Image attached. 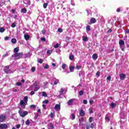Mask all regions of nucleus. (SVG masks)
I'll list each match as a JSON object with an SVG mask.
<instances>
[{
	"mask_svg": "<svg viewBox=\"0 0 129 129\" xmlns=\"http://www.w3.org/2000/svg\"><path fill=\"white\" fill-rule=\"evenodd\" d=\"M28 102V97L26 96L24 98V100H21L20 104L22 108H26V105H27V103Z\"/></svg>",
	"mask_w": 129,
	"mask_h": 129,
	"instance_id": "f257e3e1",
	"label": "nucleus"
},
{
	"mask_svg": "<svg viewBox=\"0 0 129 129\" xmlns=\"http://www.w3.org/2000/svg\"><path fill=\"white\" fill-rule=\"evenodd\" d=\"M19 113L20 115V116H21V117H25V116H26V115H28L29 112L27 111H22V110H20L19 111Z\"/></svg>",
	"mask_w": 129,
	"mask_h": 129,
	"instance_id": "f03ea898",
	"label": "nucleus"
},
{
	"mask_svg": "<svg viewBox=\"0 0 129 129\" xmlns=\"http://www.w3.org/2000/svg\"><path fill=\"white\" fill-rule=\"evenodd\" d=\"M14 57L15 59H21L23 57V52L15 53L14 54Z\"/></svg>",
	"mask_w": 129,
	"mask_h": 129,
	"instance_id": "7ed1b4c3",
	"label": "nucleus"
},
{
	"mask_svg": "<svg viewBox=\"0 0 129 129\" xmlns=\"http://www.w3.org/2000/svg\"><path fill=\"white\" fill-rule=\"evenodd\" d=\"M6 118H7L6 115H0V122H4L6 120Z\"/></svg>",
	"mask_w": 129,
	"mask_h": 129,
	"instance_id": "20e7f679",
	"label": "nucleus"
},
{
	"mask_svg": "<svg viewBox=\"0 0 129 129\" xmlns=\"http://www.w3.org/2000/svg\"><path fill=\"white\" fill-rule=\"evenodd\" d=\"M74 101H75V99H70L67 102L68 105H72L73 104V102H74Z\"/></svg>",
	"mask_w": 129,
	"mask_h": 129,
	"instance_id": "39448f33",
	"label": "nucleus"
},
{
	"mask_svg": "<svg viewBox=\"0 0 129 129\" xmlns=\"http://www.w3.org/2000/svg\"><path fill=\"white\" fill-rule=\"evenodd\" d=\"M0 128L1 129H5V128H8V124L6 123H3L0 125Z\"/></svg>",
	"mask_w": 129,
	"mask_h": 129,
	"instance_id": "423d86ee",
	"label": "nucleus"
},
{
	"mask_svg": "<svg viewBox=\"0 0 129 129\" xmlns=\"http://www.w3.org/2000/svg\"><path fill=\"white\" fill-rule=\"evenodd\" d=\"M4 71L5 73H11V70H10L8 66H7L4 68Z\"/></svg>",
	"mask_w": 129,
	"mask_h": 129,
	"instance_id": "0eeeda50",
	"label": "nucleus"
},
{
	"mask_svg": "<svg viewBox=\"0 0 129 129\" xmlns=\"http://www.w3.org/2000/svg\"><path fill=\"white\" fill-rule=\"evenodd\" d=\"M61 108V106H60V104H56L55 107H54V109L56 111H59L60 110Z\"/></svg>",
	"mask_w": 129,
	"mask_h": 129,
	"instance_id": "6e6552de",
	"label": "nucleus"
},
{
	"mask_svg": "<svg viewBox=\"0 0 129 129\" xmlns=\"http://www.w3.org/2000/svg\"><path fill=\"white\" fill-rule=\"evenodd\" d=\"M126 76L124 74H120V79L121 80H124Z\"/></svg>",
	"mask_w": 129,
	"mask_h": 129,
	"instance_id": "1a4fd4ad",
	"label": "nucleus"
},
{
	"mask_svg": "<svg viewBox=\"0 0 129 129\" xmlns=\"http://www.w3.org/2000/svg\"><path fill=\"white\" fill-rule=\"evenodd\" d=\"M80 115H81V116H84V115H85V111H84L83 109H81L80 111Z\"/></svg>",
	"mask_w": 129,
	"mask_h": 129,
	"instance_id": "9d476101",
	"label": "nucleus"
},
{
	"mask_svg": "<svg viewBox=\"0 0 129 129\" xmlns=\"http://www.w3.org/2000/svg\"><path fill=\"white\" fill-rule=\"evenodd\" d=\"M54 128V125L52 123H49L48 124V129H53Z\"/></svg>",
	"mask_w": 129,
	"mask_h": 129,
	"instance_id": "9b49d317",
	"label": "nucleus"
},
{
	"mask_svg": "<svg viewBox=\"0 0 129 129\" xmlns=\"http://www.w3.org/2000/svg\"><path fill=\"white\" fill-rule=\"evenodd\" d=\"M119 45L120 47H121V46H123V45H124V41L123 40H122V39H120L119 41Z\"/></svg>",
	"mask_w": 129,
	"mask_h": 129,
	"instance_id": "f8f14e48",
	"label": "nucleus"
},
{
	"mask_svg": "<svg viewBox=\"0 0 129 129\" xmlns=\"http://www.w3.org/2000/svg\"><path fill=\"white\" fill-rule=\"evenodd\" d=\"M24 38L26 41H28L30 39V35L28 34H24Z\"/></svg>",
	"mask_w": 129,
	"mask_h": 129,
	"instance_id": "ddd939ff",
	"label": "nucleus"
},
{
	"mask_svg": "<svg viewBox=\"0 0 129 129\" xmlns=\"http://www.w3.org/2000/svg\"><path fill=\"white\" fill-rule=\"evenodd\" d=\"M96 22V19L94 18H91L90 19V23L94 24Z\"/></svg>",
	"mask_w": 129,
	"mask_h": 129,
	"instance_id": "4468645a",
	"label": "nucleus"
},
{
	"mask_svg": "<svg viewBox=\"0 0 129 129\" xmlns=\"http://www.w3.org/2000/svg\"><path fill=\"white\" fill-rule=\"evenodd\" d=\"M92 57L93 60H96V59H97V58L98 57V55H97V54L94 53L93 54Z\"/></svg>",
	"mask_w": 129,
	"mask_h": 129,
	"instance_id": "2eb2a0df",
	"label": "nucleus"
},
{
	"mask_svg": "<svg viewBox=\"0 0 129 129\" xmlns=\"http://www.w3.org/2000/svg\"><path fill=\"white\" fill-rule=\"evenodd\" d=\"M69 58L70 60H73V59H74V55H73L72 53H70L69 55Z\"/></svg>",
	"mask_w": 129,
	"mask_h": 129,
	"instance_id": "dca6fc26",
	"label": "nucleus"
},
{
	"mask_svg": "<svg viewBox=\"0 0 129 129\" xmlns=\"http://www.w3.org/2000/svg\"><path fill=\"white\" fill-rule=\"evenodd\" d=\"M105 120L106 121H109V120H110V119H109V117L108 116V115L107 114L105 115Z\"/></svg>",
	"mask_w": 129,
	"mask_h": 129,
	"instance_id": "f3484780",
	"label": "nucleus"
},
{
	"mask_svg": "<svg viewBox=\"0 0 129 129\" xmlns=\"http://www.w3.org/2000/svg\"><path fill=\"white\" fill-rule=\"evenodd\" d=\"M21 13H23V14H26V13H27V9L26 8H23L21 10Z\"/></svg>",
	"mask_w": 129,
	"mask_h": 129,
	"instance_id": "a211bd4d",
	"label": "nucleus"
},
{
	"mask_svg": "<svg viewBox=\"0 0 129 129\" xmlns=\"http://www.w3.org/2000/svg\"><path fill=\"white\" fill-rule=\"evenodd\" d=\"M11 42L13 44H16V43H17V39H16V38H13L11 40Z\"/></svg>",
	"mask_w": 129,
	"mask_h": 129,
	"instance_id": "6ab92c4d",
	"label": "nucleus"
},
{
	"mask_svg": "<svg viewBox=\"0 0 129 129\" xmlns=\"http://www.w3.org/2000/svg\"><path fill=\"white\" fill-rule=\"evenodd\" d=\"M59 83V80L55 79L54 82V85H57Z\"/></svg>",
	"mask_w": 129,
	"mask_h": 129,
	"instance_id": "aec40b11",
	"label": "nucleus"
},
{
	"mask_svg": "<svg viewBox=\"0 0 129 129\" xmlns=\"http://www.w3.org/2000/svg\"><path fill=\"white\" fill-rule=\"evenodd\" d=\"M70 70L71 72H74V67L70 66Z\"/></svg>",
	"mask_w": 129,
	"mask_h": 129,
	"instance_id": "412c9836",
	"label": "nucleus"
},
{
	"mask_svg": "<svg viewBox=\"0 0 129 129\" xmlns=\"http://www.w3.org/2000/svg\"><path fill=\"white\" fill-rule=\"evenodd\" d=\"M30 123H31V121H30V120L28 119L25 121V124L26 125H30Z\"/></svg>",
	"mask_w": 129,
	"mask_h": 129,
	"instance_id": "4be33fe9",
	"label": "nucleus"
},
{
	"mask_svg": "<svg viewBox=\"0 0 129 129\" xmlns=\"http://www.w3.org/2000/svg\"><path fill=\"white\" fill-rule=\"evenodd\" d=\"M87 40H88V38H87V37L86 36L83 37V41H84V42H86Z\"/></svg>",
	"mask_w": 129,
	"mask_h": 129,
	"instance_id": "5701e85b",
	"label": "nucleus"
},
{
	"mask_svg": "<svg viewBox=\"0 0 129 129\" xmlns=\"http://www.w3.org/2000/svg\"><path fill=\"white\" fill-rule=\"evenodd\" d=\"M6 31V29L4 27H2L0 28V33H4Z\"/></svg>",
	"mask_w": 129,
	"mask_h": 129,
	"instance_id": "b1692460",
	"label": "nucleus"
},
{
	"mask_svg": "<svg viewBox=\"0 0 129 129\" xmlns=\"http://www.w3.org/2000/svg\"><path fill=\"white\" fill-rule=\"evenodd\" d=\"M64 88L60 89V91L59 92L60 95H61V94H63V93L64 92Z\"/></svg>",
	"mask_w": 129,
	"mask_h": 129,
	"instance_id": "393cba45",
	"label": "nucleus"
},
{
	"mask_svg": "<svg viewBox=\"0 0 129 129\" xmlns=\"http://www.w3.org/2000/svg\"><path fill=\"white\" fill-rule=\"evenodd\" d=\"M19 47H16L15 48H14V53H18V52H19Z\"/></svg>",
	"mask_w": 129,
	"mask_h": 129,
	"instance_id": "a878e982",
	"label": "nucleus"
},
{
	"mask_svg": "<svg viewBox=\"0 0 129 129\" xmlns=\"http://www.w3.org/2000/svg\"><path fill=\"white\" fill-rule=\"evenodd\" d=\"M71 118V119H75V115L74 114H72Z\"/></svg>",
	"mask_w": 129,
	"mask_h": 129,
	"instance_id": "bb28decb",
	"label": "nucleus"
},
{
	"mask_svg": "<svg viewBox=\"0 0 129 129\" xmlns=\"http://www.w3.org/2000/svg\"><path fill=\"white\" fill-rule=\"evenodd\" d=\"M110 105H111V107H112V108L115 107V106H116V104L114 103H112Z\"/></svg>",
	"mask_w": 129,
	"mask_h": 129,
	"instance_id": "cd10ccee",
	"label": "nucleus"
},
{
	"mask_svg": "<svg viewBox=\"0 0 129 129\" xmlns=\"http://www.w3.org/2000/svg\"><path fill=\"white\" fill-rule=\"evenodd\" d=\"M47 7H48V3H44L43 4L44 9H47Z\"/></svg>",
	"mask_w": 129,
	"mask_h": 129,
	"instance_id": "c85d7f7f",
	"label": "nucleus"
},
{
	"mask_svg": "<svg viewBox=\"0 0 129 129\" xmlns=\"http://www.w3.org/2000/svg\"><path fill=\"white\" fill-rule=\"evenodd\" d=\"M43 61L44 60H43V59L40 58L39 59H38V63L42 64V63H43Z\"/></svg>",
	"mask_w": 129,
	"mask_h": 129,
	"instance_id": "c756f323",
	"label": "nucleus"
},
{
	"mask_svg": "<svg viewBox=\"0 0 129 129\" xmlns=\"http://www.w3.org/2000/svg\"><path fill=\"white\" fill-rule=\"evenodd\" d=\"M86 30L87 32H89L90 31V26H87L86 27Z\"/></svg>",
	"mask_w": 129,
	"mask_h": 129,
	"instance_id": "7c9ffc66",
	"label": "nucleus"
},
{
	"mask_svg": "<svg viewBox=\"0 0 129 129\" xmlns=\"http://www.w3.org/2000/svg\"><path fill=\"white\" fill-rule=\"evenodd\" d=\"M39 89H40V87L36 86L34 88V91H38V90H39Z\"/></svg>",
	"mask_w": 129,
	"mask_h": 129,
	"instance_id": "2f4dec72",
	"label": "nucleus"
},
{
	"mask_svg": "<svg viewBox=\"0 0 129 129\" xmlns=\"http://www.w3.org/2000/svg\"><path fill=\"white\" fill-rule=\"evenodd\" d=\"M54 48H59V43H57L55 45H54Z\"/></svg>",
	"mask_w": 129,
	"mask_h": 129,
	"instance_id": "473e14b6",
	"label": "nucleus"
},
{
	"mask_svg": "<svg viewBox=\"0 0 129 129\" xmlns=\"http://www.w3.org/2000/svg\"><path fill=\"white\" fill-rule=\"evenodd\" d=\"M89 122H91L92 121H93V117H90L89 119Z\"/></svg>",
	"mask_w": 129,
	"mask_h": 129,
	"instance_id": "72a5a7b5",
	"label": "nucleus"
},
{
	"mask_svg": "<svg viewBox=\"0 0 129 129\" xmlns=\"http://www.w3.org/2000/svg\"><path fill=\"white\" fill-rule=\"evenodd\" d=\"M83 91H80L79 93V94L80 96H81V95H83Z\"/></svg>",
	"mask_w": 129,
	"mask_h": 129,
	"instance_id": "f704fd0d",
	"label": "nucleus"
},
{
	"mask_svg": "<svg viewBox=\"0 0 129 129\" xmlns=\"http://www.w3.org/2000/svg\"><path fill=\"white\" fill-rule=\"evenodd\" d=\"M42 96H44V97L47 96V93H46V92H42Z\"/></svg>",
	"mask_w": 129,
	"mask_h": 129,
	"instance_id": "c9c22d12",
	"label": "nucleus"
},
{
	"mask_svg": "<svg viewBox=\"0 0 129 129\" xmlns=\"http://www.w3.org/2000/svg\"><path fill=\"white\" fill-rule=\"evenodd\" d=\"M81 67H82V66H77L76 69H77L78 70H79V69H81Z\"/></svg>",
	"mask_w": 129,
	"mask_h": 129,
	"instance_id": "e433bc0d",
	"label": "nucleus"
},
{
	"mask_svg": "<svg viewBox=\"0 0 129 129\" xmlns=\"http://www.w3.org/2000/svg\"><path fill=\"white\" fill-rule=\"evenodd\" d=\"M44 69H49V65L45 64V66L44 67Z\"/></svg>",
	"mask_w": 129,
	"mask_h": 129,
	"instance_id": "4c0bfd02",
	"label": "nucleus"
},
{
	"mask_svg": "<svg viewBox=\"0 0 129 129\" xmlns=\"http://www.w3.org/2000/svg\"><path fill=\"white\" fill-rule=\"evenodd\" d=\"M36 71V68L35 67H32L31 68V71L32 72H35V71Z\"/></svg>",
	"mask_w": 129,
	"mask_h": 129,
	"instance_id": "58836bf2",
	"label": "nucleus"
},
{
	"mask_svg": "<svg viewBox=\"0 0 129 129\" xmlns=\"http://www.w3.org/2000/svg\"><path fill=\"white\" fill-rule=\"evenodd\" d=\"M52 50H48L47 53L48 54V55H51V54H52Z\"/></svg>",
	"mask_w": 129,
	"mask_h": 129,
	"instance_id": "ea45409f",
	"label": "nucleus"
},
{
	"mask_svg": "<svg viewBox=\"0 0 129 129\" xmlns=\"http://www.w3.org/2000/svg\"><path fill=\"white\" fill-rule=\"evenodd\" d=\"M58 32H59V33H62V32L63 31V29H61V28H58L57 29Z\"/></svg>",
	"mask_w": 129,
	"mask_h": 129,
	"instance_id": "a19ab883",
	"label": "nucleus"
},
{
	"mask_svg": "<svg viewBox=\"0 0 129 129\" xmlns=\"http://www.w3.org/2000/svg\"><path fill=\"white\" fill-rule=\"evenodd\" d=\"M11 27H12V28H15L16 23H12V24L11 25Z\"/></svg>",
	"mask_w": 129,
	"mask_h": 129,
	"instance_id": "79ce46f5",
	"label": "nucleus"
},
{
	"mask_svg": "<svg viewBox=\"0 0 129 129\" xmlns=\"http://www.w3.org/2000/svg\"><path fill=\"white\" fill-rule=\"evenodd\" d=\"M16 85H17V86H22V83L20 82H18L17 83Z\"/></svg>",
	"mask_w": 129,
	"mask_h": 129,
	"instance_id": "37998d69",
	"label": "nucleus"
},
{
	"mask_svg": "<svg viewBox=\"0 0 129 129\" xmlns=\"http://www.w3.org/2000/svg\"><path fill=\"white\" fill-rule=\"evenodd\" d=\"M91 128H94V124L93 123H92L90 125Z\"/></svg>",
	"mask_w": 129,
	"mask_h": 129,
	"instance_id": "c03bdc74",
	"label": "nucleus"
},
{
	"mask_svg": "<svg viewBox=\"0 0 129 129\" xmlns=\"http://www.w3.org/2000/svg\"><path fill=\"white\" fill-rule=\"evenodd\" d=\"M9 39H10V37H9V36H7V37H6L5 38V41H8V40H9Z\"/></svg>",
	"mask_w": 129,
	"mask_h": 129,
	"instance_id": "a18cd8bd",
	"label": "nucleus"
},
{
	"mask_svg": "<svg viewBox=\"0 0 129 129\" xmlns=\"http://www.w3.org/2000/svg\"><path fill=\"white\" fill-rule=\"evenodd\" d=\"M50 116V117H51V118H53V117H54V113H51Z\"/></svg>",
	"mask_w": 129,
	"mask_h": 129,
	"instance_id": "49530a36",
	"label": "nucleus"
},
{
	"mask_svg": "<svg viewBox=\"0 0 129 129\" xmlns=\"http://www.w3.org/2000/svg\"><path fill=\"white\" fill-rule=\"evenodd\" d=\"M42 34H43V35H45L46 34V30H42Z\"/></svg>",
	"mask_w": 129,
	"mask_h": 129,
	"instance_id": "de8ad7c7",
	"label": "nucleus"
},
{
	"mask_svg": "<svg viewBox=\"0 0 129 129\" xmlns=\"http://www.w3.org/2000/svg\"><path fill=\"white\" fill-rule=\"evenodd\" d=\"M30 107L31 108H36V106L35 105H31Z\"/></svg>",
	"mask_w": 129,
	"mask_h": 129,
	"instance_id": "09e8293b",
	"label": "nucleus"
},
{
	"mask_svg": "<svg viewBox=\"0 0 129 129\" xmlns=\"http://www.w3.org/2000/svg\"><path fill=\"white\" fill-rule=\"evenodd\" d=\"M48 102H49V101L48 100H45L43 102V103H46V104L48 103Z\"/></svg>",
	"mask_w": 129,
	"mask_h": 129,
	"instance_id": "8fccbe9b",
	"label": "nucleus"
},
{
	"mask_svg": "<svg viewBox=\"0 0 129 129\" xmlns=\"http://www.w3.org/2000/svg\"><path fill=\"white\" fill-rule=\"evenodd\" d=\"M110 79H111V77L108 76L107 78V80H109V81H110Z\"/></svg>",
	"mask_w": 129,
	"mask_h": 129,
	"instance_id": "3c124183",
	"label": "nucleus"
},
{
	"mask_svg": "<svg viewBox=\"0 0 129 129\" xmlns=\"http://www.w3.org/2000/svg\"><path fill=\"white\" fill-rule=\"evenodd\" d=\"M65 67H66V64H62V69H65Z\"/></svg>",
	"mask_w": 129,
	"mask_h": 129,
	"instance_id": "603ef678",
	"label": "nucleus"
},
{
	"mask_svg": "<svg viewBox=\"0 0 129 129\" xmlns=\"http://www.w3.org/2000/svg\"><path fill=\"white\" fill-rule=\"evenodd\" d=\"M96 75H97V76H99V75H100V72L99 71H98Z\"/></svg>",
	"mask_w": 129,
	"mask_h": 129,
	"instance_id": "864d4df0",
	"label": "nucleus"
},
{
	"mask_svg": "<svg viewBox=\"0 0 129 129\" xmlns=\"http://www.w3.org/2000/svg\"><path fill=\"white\" fill-rule=\"evenodd\" d=\"M16 127H17V128H19V127H21V124H17V125H16Z\"/></svg>",
	"mask_w": 129,
	"mask_h": 129,
	"instance_id": "5fc2aeb1",
	"label": "nucleus"
},
{
	"mask_svg": "<svg viewBox=\"0 0 129 129\" xmlns=\"http://www.w3.org/2000/svg\"><path fill=\"white\" fill-rule=\"evenodd\" d=\"M71 5L72 6H75V3H74V1H71Z\"/></svg>",
	"mask_w": 129,
	"mask_h": 129,
	"instance_id": "6e6d98bb",
	"label": "nucleus"
},
{
	"mask_svg": "<svg viewBox=\"0 0 129 129\" xmlns=\"http://www.w3.org/2000/svg\"><path fill=\"white\" fill-rule=\"evenodd\" d=\"M83 103H84V104H86L87 103V100H83Z\"/></svg>",
	"mask_w": 129,
	"mask_h": 129,
	"instance_id": "4d7b16f0",
	"label": "nucleus"
},
{
	"mask_svg": "<svg viewBox=\"0 0 129 129\" xmlns=\"http://www.w3.org/2000/svg\"><path fill=\"white\" fill-rule=\"evenodd\" d=\"M41 41H43L44 42L46 41V38L43 37L41 38Z\"/></svg>",
	"mask_w": 129,
	"mask_h": 129,
	"instance_id": "13d9d810",
	"label": "nucleus"
},
{
	"mask_svg": "<svg viewBox=\"0 0 129 129\" xmlns=\"http://www.w3.org/2000/svg\"><path fill=\"white\" fill-rule=\"evenodd\" d=\"M30 94L31 95H34V94H35V92L34 91L31 92Z\"/></svg>",
	"mask_w": 129,
	"mask_h": 129,
	"instance_id": "bf43d9fd",
	"label": "nucleus"
},
{
	"mask_svg": "<svg viewBox=\"0 0 129 129\" xmlns=\"http://www.w3.org/2000/svg\"><path fill=\"white\" fill-rule=\"evenodd\" d=\"M42 106H43V108H44V109H46V105L43 104Z\"/></svg>",
	"mask_w": 129,
	"mask_h": 129,
	"instance_id": "052dcab7",
	"label": "nucleus"
},
{
	"mask_svg": "<svg viewBox=\"0 0 129 129\" xmlns=\"http://www.w3.org/2000/svg\"><path fill=\"white\" fill-rule=\"evenodd\" d=\"M8 56H9V55L8 54V53H7L3 55V57H8Z\"/></svg>",
	"mask_w": 129,
	"mask_h": 129,
	"instance_id": "680f3d73",
	"label": "nucleus"
},
{
	"mask_svg": "<svg viewBox=\"0 0 129 129\" xmlns=\"http://www.w3.org/2000/svg\"><path fill=\"white\" fill-rule=\"evenodd\" d=\"M111 32H112V30H111V29H109L108 31V33H111Z\"/></svg>",
	"mask_w": 129,
	"mask_h": 129,
	"instance_id": "e2e57ef3",
	"label": "nucleus"
},
{
	"mask_svg": "<svg viewBox=\"0 0 129 129\" xmlns=\"http://www.w3.org/2000/svg\"><path fill=\"white\" fill-rule=\"evenodd\" d=\"M89 102L90 104H92V103H93V100H90Z\"/></svg>",
	"mask_w": 129,
	"mask_h": 129,
	"instance_id": "0e129e2a",
	"label": "nucleus"
},
{
	"mask_svg": "<svg viewBox=\"0 0 129 129\" xmlns=\"http://www.w3.org/2000/svg\"><path fill=\"white\" fill-rule=\"evenodd\" d=\"M86 127V129H89V125L87 124Z\"/></svg>",
	"mask_w": 129,
	"mask_h": 129,
	"instance_id": "69168bd1",
	"label": "nucleus"
},
{
	"mask_svg": "<svg viewBox=\"0 0 129 129\" xmlns=\"http://www.w3.org/2000/svg\"><path fill=\"white\" fill-rule=\"evenodd\" d=\"M52 66H53V67H56V64H55V63H52Z\"/></svg>",
	"mask_w": 129,
	"mask_h": 129,
	"instance_id": "338daca9",
	"label": "nucleus"
},
{
	"mask_svg": "<svg viewBox=\"0 0 129 129\" xmlns=\"http://www.w3.org/2000/svg\"><path fill=\"white\" fill-rule=\"evenodd\" d=\"M89 113H93V111L92 109L90 110Z\"/></svg>",
	"mask_w": 129,
	"mask_h": 129,
	"instance_id": "774afa93",
	"label": "nucleus"
}]
</instances>
